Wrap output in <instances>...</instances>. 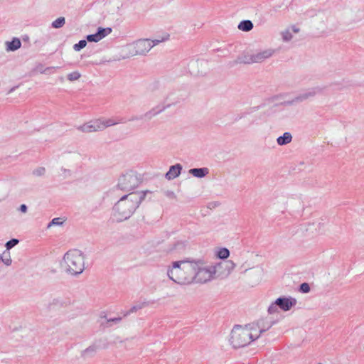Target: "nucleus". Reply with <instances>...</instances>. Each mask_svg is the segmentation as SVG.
<instances>
[{
  "label": "nucleus",
  "mask_w": 364,
  "mask_h": 364,
  "mask_svg": "<svg viewBox=\"0 0 364 364\" xmlns=\"http://www.w3.org/2000/svg\"><path fill=\"white\" fill-rule=\"evenodd\" d=\"M216 265L203 259H186L175 261L167 267V276L179 285L205 284L213 279Z\"/></svg>",
  "instance_id": "obj_1"
},
{
  "label": "nucleus",
  "mask_w": 364,
  "mask_h": 364,
  "mask_svg": "<svg viewBox=\"0 0 364 364\" xmlns=\"http://www.w3.org/2000/svg\"><path fill=\"white\" fill-rule=\"evenodd\" d=\"M272 326V323H269L266 328L256 324H248L245 326L237 325L234 326L230 333V345L235 348L245 347L257 339L262 333Z\"/></svg>",
  "instance_id": "obj_2"
},
{
  "label": "nucleus",
  "mask_w": 364,
  "mask_h": 364,
  "mask_svg": "<svg viewBox=\"0 0 364 364\" xmlns=\"http://www.w3.org/2000/svg\"><path fill=\"white\" fill-rule=\"evenodd\" d=\"M149 191L132 192L122 196L114 205L112 215L117 221L121 222L131 217Z\"/></svg>",
  "instance_id": "obj_3"
},
{
  "label": "nucleus",
  "mask_w": 364,
  "mask_h": 364,
  "mask_svg": "<svg viewBox=\"0 0 364 364\" xmlns=\"http://www.w3.org/2000/svg\"><path fill=\"white\" fill-rule=\"evenodd\" d=\"M170 35L167 33L154 39L142 38L128 45L127 49L128 50L129 55L132 56L144 55L153 47L159 45L161 43L168 41Z\"/></svg>",
  "instance_id": "obj_4"
},
{
  "label": "nucleus",
  "mask_w": 364,
  "mask_h": 364,
  "mask_svg": "<svg viewBox=\"0 0 364 364\" xmlns=\"http://www.w3.org/2000/svg\"><path fill=\"white\" fill-rule=\"evenodd\" d=\"M66 271L73 275L81 274L85 269V257L77 249L68 251L63 257Z\"/></svg>",
  "instance_id": "obj_5"
},
{
  "label": "nucleus",
  "mask_w": 364,
  "mask_h": 364,
  "mask_svg": "<svg viewBox=\"0 0 364 364\" xmlns=\"http://www.w3.org/2000/svg\"><path fill=\"white\" fill-rule=\"evenodd\" d=\"M122 119L118 118H99L89 121L82 125L76 127V129L83 133H91L102 131L105 129L119 123H123Z\"/></svg>",
  "instance_id": "obj_6"
},
{
  "label": "nucleus",
  "mask_w": 364,
  "mask_h": 364,
  "mask_svg": "<svg viewBox=\"0 0 364 364\" xmlns=\"http://www.w3.org/2000/svg\"><path fill=\"white\" fill-rule=\"evenodd\" d=\"M140 182L141 178L137 173L129 171L119 177L117 186L121 190L131 191L136 188Z\"/></svg>",
  "instance_id": "obj_7"
},
{
  "label": "nucleus",
  "mask_w": 364,
  "mask_h": 364,
  "mask_svg": "<svg viewBox=\"0 0 364 364\" xmlns=\"http://www.w3.org/2000/svg\"><path fill=\"white\" fill-rule=\"evenodd\" d=\"M296 304V299L291 296L289 297H279L272 302L269 308L268 313L269 314H274L279 312V309L284 311H289L293 306Z\"/></svg>",
  "instance_id": "obj_8"
},
{
  "label": "nucleus",
  "mask_w": 364,
  "mask_h": 364,
  "mask_svg": "<svg viewBox=\"0 0 364 364\" xmlns=\"http://www.w3.org/2000/svg\"><path fill=\"white\" fill-rule=\"evenodd\" d=\"M253 53L255 63H262L272 58L275 53V50L273 48H267L254 51Z\"/></svg>",
  "instance_id": "obj_9"
},
{
  "label": "nucleus",
  "mask_w": 364,
  "mask_h": 364,
  "mask_svg": "<svg viewBox=\"0 0 364 364\" xmlns=\"http://www.w3.org/2000/svg\"><path fill=\"white\" fill-rule=\"evenodd\" d=\"M322 88L320 87H314L312 88L309 89L306 92L300 94L297 97H295L294 101L295 102H302L304 100H306L309 98L313 97L316 96V95L321 93L322 92Z\"/></svg>",
  "instance_id": "obj_10"
},
{
  "label": "nucleus",
  "mask_w": 364,
  "mask_h": 364,
  "mask_svg": "<svg viewBox=\"0 0 364 364\" xmlns=\"http://www.w3.org/2000/svg\"><path fill=\"white\" fill-rule=\"evenodd\" d=\"M181 170L182 166L179 164L171 166L168 171L166 173L165 177L167 180H173L181 174Z\"/></svg>",
  "instance_id": "obj_11"
},
{
  "label": "nucleus",
  "mask_w": 364,
  "mask_h": 364,
  "mask_svg": "<svg viewBox=\"0 0 364 364\" xmlns=\"http://www.w3.org/2000/svg\"><path fill=\"white\" fill-rule=\"evenodd\" d=\"M291 31L297 33L299 32V28L295 26H292L290 28H287L281 31L280 34L284 42H289L292 39L293 35Z\"/></svg>",
  "instance_id": "obj_12"
},
{
  "label": "nucleus",
  "mask_w": 364,
  "mask_h": 364,
  "mask_svg": "<svg viewBox=\"0 0 364 364\" xmlns=\"http://www.w3.org/2000/svg\"><path fill=\"white\" fill-rule=\"evenodd\" d=\"M166 109V107L164 105H157L153 108H151L150 110L146 112L144 114V117L147 119H151V118L156 117V115L159 114L162 112H164Z\"/></svg>",
  "instance_id": "obj_13"
},
{
  "label": "nucleus",
  "mask_w": 364,
  "mask_h": 364,
  "mask_svg": "<svg viewBox=\"0 0 364 364\" xmlns=\"http://www.w3.org/2000/svg\"><path fill=\"white\" fill-rule=\"evenodd\" d=\"M237 62L243 64H254L255 58L253 52H248L242 54L237 58Z\"/></svg>",
  "instance_id": "obj_14"
},
{
  "label": "nucleus",
  "mask_w": 364,
  "mask_h": 364,
  "mask_svg": "<svg viewBox=\"0 0 364 364\" xmlns=\"http://www.w3.org/2000/svg\"><path fill=\"white\" fill-rule=\"evenodd\" d=\"M189 173L196 178H203L209 173L208 168H194L189 170Z\"/></svg>",
  "instance_id": "obj_15"
},
{
  "label": "nucleus",
  "mask_w": 364,
  "mask_h": 364,
  "mask_svg": "<svg viewBox=\"0 0 364 364\" xmlns=\"http://www.w3.org/2000/svg\"><path fill=\"white\" fill-rule=\"evenodd\" d=\"M6 46L7 51H15L21 48V42L18 38H14L11 41H7Z\"/></svg>",
  "instance_id": "obj_16"
},
{
  "label": "nucleus",
  "mask_w": 364,
  "mask_h": 364,
  "mask_svg": "<svg viewBox=\"0 0 364 364\" xmlns=\"http://www.w3.org/2000/svg\"><path fill=\"white\" fill-rule=\"evenodd\" d=\"M292 141V135L290 132H284L282 136L277 139V142L280 146L289 144Z\"/></svg>",
  "instance_id": "obj_17"
},
{
  "label": "nucleus",
  "mask_w": 364,
  "mask_h": 364,
  "mask_svg": "<svg viewBox=\"0 0 364 364\" xmlns=\"http://www.w3.org/2000/svg\"><path fill=\"white\" fill-rule=\"evenodd\" d=\"M97 348L96 346L92 345L85 349L81 353V355L85 359L92 357L97 352Z\"/></svg>",
  "instance_id": "obj_18"
},
{
  "label": "nucleus",
  "mask_w": 364,
  "mask_h": 364,
  "mask_svg": "<svg viewBox=\"0 0 364 364\" xmlns=\"http://www.w3.org/2000/svg\"><path fill=\"white\" fill-rule=\"evenodd\" d=\"M253 28V23L250 20L242 21L238 25V29L242 31H250Z\"/></svg>",
  "instance_id": "obj_19"
},
{
  "label": "nucleus",
  "mask_w": 364,
  "mask_h": 364,
  "mask_svg": "<svg viewBox=\"0 0 364 364\" xmlns=\"http://www.w3.org/2000/svg\"><path fill=\"white\" fill-rule=\"evenodd\" d=\"M112 31V29L109 27H107V28H98L97 29V36L100 38V40L101 41L102 38H105L106 36H107L108 35H109Z\"/></svg>",
  "instance_id": "obj_20"
},
{
  "label": "nucleus",
  "mask_w": 364,
  "mask_h": 364,
  "mask_svg": "<svg viewBox=\"0 0 364 364\" xmlns=\"http://www.w3.org/2000/svg\"><path fill=\"white\" fill-rule=\"evenodd\" d=\"M65 23V18L64 17H59L52 22V27L54 28H60Z\"/></svg>",
  "instance_id": "obj_21"
},
{
  "label": "nucleus",
  "mask_w": 364,
  "mask_h": 364,
  "mask_svg": "<svg viewBox=\"0 0 364 364\" xmlns=\"http://www.w3.org/2000/svg\"><path fill=\"white\" fill-rule=\"evenodd\" d=\"M2 255L1 262L6 266H10L12 263V259L10 256V252L4 251Z\"/></svg>",
  "instance_id": "obj_22"
},
{
  "label": "nucleus",
  "mask_w": 364,
  "mask_h": 364,
  "mask_svg": "<svg viewBox=\"0 0 364 364\" xmlns=\"http://www.w3.org/2000/svg\"><path fill=\"white\" fill-rule=\"evenodd\" d=\"M230 255L229 250L225 248H220L217 252V256L220 259H227Z\"/></svg>",
  "instance_id": "obj_23"
},
{
  "label": "nucleus",
  "mask_w": 364,
  "mask_h": 364,
  "mask_svg": "<svg viewBox=\"0 0 364 364\" xmlns=\"http://www.w3.org/2000/svg\"><path fill=\"white\" fill-rule=\"evenodd\" d=\"M81 74L78 71H74L70 73H68L67 75V78L69 81L73 82L77 80L80 78Z\"/></svg>",
  "instance_id": "obj_24"
},
{
  "label": "nucleus",
  "mask_w": 364,
  "mask_h": 364,
  "mask_svg": "<svg viewBox=\"0 0 364 364\" xmlns=\"http://www.w3.org/2000/svg\"><path fill=\"white\" fill-rule=\"evenodd\" d=\"M87 46V41L85 40H80L77 43L73 46V49L75 51H80Z\"/></svg>",
  "instance_id": "obj_25"
},
{
  "label": "nucleus",
  "mask_w": 364,
  "mask_h": 364,
  "mask_svg": "<svg viewBox=\"0 0 364 364\" xmlns=\"http://www.w3.org/2000/svg\"><path fill=\"white\" fill-rule=\"evenodd\" d=\"M60 174L64 178H69L72 176L73 173L70 169L65 168L62 167L60 169Z\"/></svg>",
  "instance_id": "obj_26"
},
{
  "label": "nucleus",
  "mask_w": 364,
  "mask_h": 364,
  "mask_svg": "<svg viewBox=\"0 0 364 364\" xmlns=\"http://www.w3.org/2000/svg\"><path fill=\"white\" fill-rule=\"evenodd\" d=\"M32 173L36 176H42L46 173V168L43 166L38 167L33 171Z\"/></svg>",
  "instance_id": "obj_27"
},
{
  "label": "nucleus",
  "mask_w": 364,
  "mask_h": 364,
  "mask_svg": "<svg viewBox=\"0 0 364 364\" xmlns=\"http://www.w3.org/2000/svg\"><path fill=\"white\" fill-rule=\"evenodd\" d=\"M145 303H143L141 304H139V305H135V306H133L125 314L124 316H127L132 313H134V312H136L138 310L142 309L144 306H145Z\"/></svg>",
  "instance_id": "obj_28"
},
{
  "label": "nucleus",
  "mask_w": 364,
  "mask_h": 364,
  "mask_svg": "<svg viewBox=\"0 0 364 364\" xmlns=\"http://www.w3.org/2000/svg\"><path fill=\"white\" fill-rule=\"evenodd\" d=\"M18 242L19 241L17 239H11V240L8 241L5 245L6 250H9L15 245H16Z\"/></svg>",
  "instance_id": "obj_29"
},
{
  "label": "nucleus",
  "mask_w": 364,
  "mask_h": 364,
  "mask_svg": "<svg viewBox=\"0 0 364 364\" xmlns=\"http://www.w3.org/2000/svg\"><path fill=\"white\" fill-rule=\"evenodd\" d=\"M63 223V222L61 220V218H55L48 223V228H49L51 226H54V225H60Z\"/></svg>",
  "instance_id": "obj_30"
},
{
  "label": "nucleus",
  "mask_w": 364,
  "mask_h": 364,
  "mask_svg": "<svg viewBox=\"0 0 364 364\" xmlns=\"http://www.w3.org/2000/svg\"><path fill=\"white\" fill-rule=\"evenodd\" d=\"M87 40L89 41V42H99L100 40L97 36V33H95V34H90V35H87V37H86Z\"/></svg>",
  "instance_id": "obj_31"
},
{
  "label": "nucleus",
  "mask_w": 364,
  "mask_h": 364,
  "mask_svg": "<svg viewBox=\"0 0 364 364\" xmlns=\"http://www.w3.org/2000/svg\"><path fill=\"white\" fill-rule=\"evenodd\" d=\"M300 290L304 293H308L310 291L309 285L307 283H303L300 286Z\"/></svg>",
  "instance_id": "obj_32"
},
{
  "label": "nucleus",
  "mask_w": 364,
  "mask_h": 364,
  "mask_svg": "<svg viewBox=\"0 0 364 364\" xmlns=\"http://www.w3.org/2000/svg\"><path fill=\"white\" fill-rule=\"evenodd\" d=\"M270 323H272V325L274 324V323L272 321H266L265 320L262 319V320H259L257 323H255V324L258 325L259 326H264L266 328L267 326V325ZM252 324H255V323H253Z\"/></svg>",
  "instance_id": "obj_33"
},
{
  "label": "nucleus",
  "mask_w": 364,
  "mask_h": 364,
  "mask_svg": "<svg viewBox=\"0 0 364 364\" xmlns=\"http://www.w3.org/2000/svg\"><path fill=\"white\" fill-rule=\"evenodd\" d=\"M121 320H122L121 317H115V318H113L107 319V323L114 322L115 323H119L121 321Z\"/></svg>",
  "instance_id": "obj_34"
},
{
  "label": "nucleus",
  "mask_w": 364,
  "mask_h": 364,
  "mask_svg": "<svg viewBox=\"0 0 364 364\" xmlns=\"http://www.w3.org/2000/svg\"><path fill=\"white\" fill-rule=\"evenodd\" d=\"M166 196L170 198H176V195L175 193L173 192V191H166Z\"/></svg>",
  "instance_id": "obj_35"
},
{
  "label": "nucleus",
  "mask_w": 364,
  "mask_h": 364,
  "mask_svg": "<svg viewBox=\"0 0 364 364\" xmlns=\"http://www.w3.org/2000/svg\"><path fill=\"white\" fill-rule=\"evenodd\" d=\"M227 262H228V268L229 269H233L235 268V264L232 261L229 260Z\"/></svg>",
  "instance_id": "obj_36"
},
{
  "label": "nucleus",
  "mask_w": 364,
  "mask_h": 364,
  "mask_svg": "<svg viewBox=\"0 0 364 364\" xmlns=\"http://www.w3.org/2000/svg\"><path fill=\"white\" fill-rule=\"evenodd\" d=\"M19 210L22 213H26L27 211V206L25 204L21 205L19 208Z\"/></svg>",
  "instance_id": "obj_37"
},
{
  "label": "nucleus",
  "mask_w": 364,
  "mask_h": 364,
  "mask_svg": "<svg viewBox=\"0 0 364 364\" xmlns=\"http://www.w3.org/2000/svg\"><path fill=\"white\" fill-rule=\"evenodd\" d=\"M73 158L77 159H80V154H79V153H74V154H73Z\"/></svg>",
  "instance_id": "obj_38"
},
{
  "label": "nucleus",
  "mask_w": 364,
  "mask_h": 364,
  "mask_svg": "<svg viewBox=\"0 0 364 364\" xmlns=\"http://www.w3.org/2000/svg\"><path fill=\"white\" fill-rule=\"evenodd\" d=\"M139 118L137 117H133L130 119V121L137 120Z\"/></svg>",
  "instance_id": "obj_39"
},
{
  "label": "nucleus",
  "mask_w": 364,
  "mask_h": 364,
  "mask_svg": "<svg viewBox=\"0 0 364 364\" xmlns=\"http://www.w3.org/2000/svg\"><path fill=\"white\" fill-rule=\"evenodd\" d=\"M2 259V255L0 254V262H1Z\"/></svg>",
  "instance_id": "obj_40"
}]
</instances>
